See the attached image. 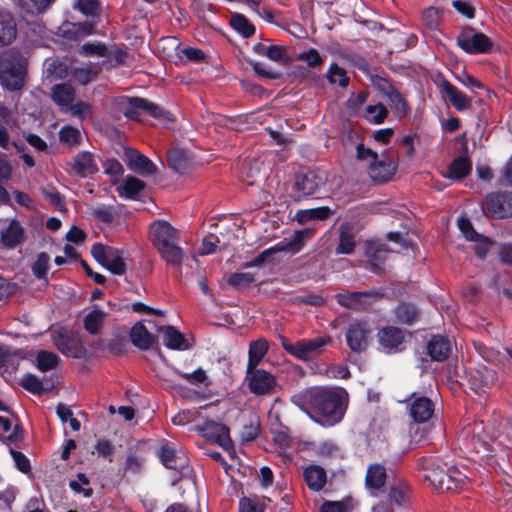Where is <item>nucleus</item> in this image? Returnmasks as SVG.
I'll use <instances>...</instances> for the list:
<instances>
[{
	"label": "nucleus",
	"mask_w": 512,
	"mask_h": 512,
	"mask_svg": "<svg viewBox=\"0 0 512 512\" xmlns=\"http://www.w3.org/2000/svg\"><path fill=\"white\" fill-rule=\"evenodd\" d=\"M130 340L134 346L146 350L156 342V337L147 329L143 321H139L130 330Z\"/></svg>",
	"instance_id": "c85d7f7f"
},
{
	"label": "nucleus",
	"mask_w": 512,
	"mask_h": 512,
	"mask_svg": "<svg viewBox=\"0 0 512 512\" xmlns=\"http://www.w3.org/2000/svg\"><path fill=\"white\" fill-rule=\"evenodd\" d=\"M297 60L305 62L311 68L320 66L323 63V58L320 56L319 52L314 48H311L298 54Z\"/></svg>",
	"instance_id": "13d9d810"
},
{
	"label": "nucleus",
	"mask_w": 512,
	"mask_h": 512,
	"mask_svg": "<svg viewBox=\"0 0 512 512\" xmlns=\"http://www.w3.org/2000/svg\"><path fill=\"white\" fill-rule=\"evenodd\" d=\"M364 118L374 124L382 123L388 115L386 107L382 104L368 105L364 110Z\"/></svg>",
	"instance_id": "8fccbe9b"
},
{
	"label": "nucleus",
	"mask_w": 512,
	"mask_h": 512,
	"mask_svg": "<svg viewBox=\"0 0 512 512\" xmlns=\"http://www.w3.org/2000/svg\"><path fill=\"white\" fill-rule=\"evenodd\" d=\"M395 315L400 323L411 325L419 319V311L411 303H401L395 308Z\"/></svg>",
	"instance_id": "79ce46f5"
},
{
	"label": "nucleus",
	"mask_w": 512,
	"mask_h": 512,
	"mask_svg": "<svg viewBox=\"0 0 512 512\" xmlns=\"http://www.w3.org/2000/svg\"><path fill=\"white\" fill-rule=\"evenodd\" d=\"M91 254L98 263L113 274L125 273L126 263L120 250L102 243H95L91 247Z\"/></svg>",
	"instance_id": "0eeeda50"
},
{
	"label": "nucleus",
	"mask_w": 512,
	"mask_h": 512,
	"mask_svg": "<svg viewBox=\"0 0 512 512\" xmlns=\"http://www.w3.org/2000/svg\"><path fill=\"white\" fill-rule=\"evenodd\" d=\"M439 88L449 98L456 110L463 111L470 107V99L447 80H442Z\"/></svg>",
	"instance_id": "7c9ffc66"
},
{
	"label": "nucleus",
	"mask_w": 512,
	"mask_h": 512,
	"mask_svg": "<svg viewBox=\"0 0 512 512\" xmlns=\"http://www.w3.org/2000/svg\"><path fill=\"white\" fill-rule=\"evenodd\" d=\"M50 257L46 253H40L32 266L33 274L37 278H43L46 275Z\"/></svg>",
	"instance_id": "bf43d9fd"
},
{
	"label": "nucleus",
	"mask_w": 512,
	"mask_h": 512,
	"mask_svg": "<svg viewBox=\"0 0 512 512\" xmlns=\"http://www.w3.org/2000/svg\"><path fill=\"white\" fill-rule=\"evenodd\" d=\"M178 230L162 220V259L168 265L180 267L186 259L183 249L176 243Z\"/></svg>",
	"instance_id": "423d86ee"
},
{
	"label": "nucleus",
	"mask_w": 512,
	"mask_h": 512,
	"mask_svg": "<svg viewBox=\"0 0 512 512\" xmlns=\"http://www.w3.org/2000/svg\"><path fill=\"white\" fill-rule=\"evenodd\" d=\"M324 183V177L313 171L298 175L293 186L294 196L297 198L310 196L318 191Z\"/></svg>",
	"instance_id": "6ab92c4d"
},
{
	"label": "nucleus",
	"mask_w": 512,
	"mask_h": 512,
	"mask_svg": "<svg viewBox=\"0 0 512 512\" xmlns=\"http://www.w3.org/2000/svg\"><path fill=\"white\" fill-rule=\"evenodd\" d=\"M369 175L374 181H387L395 172L396 166L392 161L376 160L368 166Z\"/></svg>",
	"instance_id": "e433bc0d"
},
{
	"label": "nucleus",
	"mask_w": 512,
	"mask_h": 512,
	"mask_svg": "<svg viewBox=\"0 0 512 512\" xmlns=\"http://www.w3.org/2000/svg\"><path fill=\"white\" fill-rule=\"evenodd\" d=\"M101 71L100 63H86L80 66H75L71 68L70 75L71 78L79 83L80 85H86L94 80H96L97 76Z\"/></svg>",
	"instance_id": "c756f323"
},
{
	"label": "nucleus",
	"mask_w": 512,
	"mask_h": 512,
	"mask_svg": "<svg viewBox=\"0 0 512 512\" xmlns=\"http://www.w3.org/2000/svg\"><path fill=\"white\" fill-rule=\"evenodd\" d=\"M55 0H15V4L26 13L38 15L48 10Z\"/></svg>",
	"instance_id": "a19ab883"
},
{
	"label": "nucleus",
	"mask_w": 512,
	"mask_h": 512,
	"mask_svg": "<svg viewBox=\"0 0 512 512\" xmlns=\"http://www.w3.org/2000/svg\"><path fill=\"white\" fill-rule=\"evenodd\" d=\"M458 228L468 241H480L482 239L481 234L477 233L469 219L461 217L458 219Z\"/></svg>",
	"instance_id": "6e6d98bb"
},
{
	"label": "nucleus",
	"mask_w": 512,
	"mask_h": 512,
	"mask_svg": "<svg viewBox=\"0 0 512 512\" xmlns=\"http://www.w3.org/2000/svg\"><path fill=\"white\" fill-rule=\"evenodd\" d=\"M15 124L14 112L0 102V147L4 150H8L10 145V136L7 129Z\"/></svg>",
	"instance_id": "2f4dec72"
},
{
	"label": "nucleus",
	"mask_w": 512,
	"mask_h": 512,
	"mask_svg": "<svg viewBox=\"0 0 512 512\" xmlns=\"http://www.w3.org/2000/svg\"><path fill=\"white\" fill-rule=\"evenodd\" d=\"M167 159L170 167L177 172H182L188 165L187 152L182 149H173L169 151Z\"/></svg>",
	"instance_id": "de8ad7c7"
},
{
	"label": "nucleus",
	"mask_w": 512,
	"mask_h": 512,
	"mask_svg": "<svg viewBox=\"0 0 512 512\" xmlns=\"http://www.w3.org/2000/svg\"><path fill=\"white\" fill-rule=\"evenodd\" d=\"M304 479L310 490L320 491L327 481L326 471L321 466L310 465L304 470Z\"/></svg>",
	"instance_id": "f704fd0d"
},
{
	"label": "nucleus",
	"mask_w": 512,
	"mask_h": 512,
	"mask_svg": "<svg viewBox=\"0 0 512 512\" xmlns=\"http://www.w3.org/2000/svg\"><path fill=\"white\" fill-rule=\"evenodd\" d=\"M379 297V293L372 290L347 291L337 296L339 304L354 310H364Z\"/></svg>",
	"instance_id": "a211bd4d"
},
{
	"label": "nucleus",
	"mask_w": 512,
	"mask_h": 512,
	"mask_svg": "<svg viewBox=\"0 0 512 512\" xmlns=\"http://www.w3.org/2000/svg\"><path fill=\"white\" fill-rule=\"evenodd\" d=\"M17 36V24L13 14L0 7V47L9 46Z\"/></svg>",
	"instance_id": "393cba45"
},
{
	"label": "nucleus",
	"mask_w": 512,
	"mask_h": 512,
	"mask_svg": "<svg viewBox=\"0 0 512 512\" xmlns=\"http://www.w3.org/2000/svg\"><path fill=\"white\" fill-rule=\"evenodd\" d=\"M456 43L468 54H484L492 48L490 39L471 27H467L460 32L456 38Z\"/></svg>",
	"instance_id": "9d476101"
},
{
	"label": "nucleus",
	"mask_w": 512,
	"mask_h": 512,
	"mask_svg": "<svg viewBox=\"0 0 512 512\" xmlns=\"http://www.w3.org/2000/svg\"><path fill=\"white\" fill-rule=\"evenodd\" d=\"M70 487L74 492L83 494L86 498L92 496L93 490L89 486L88 478L83 473H78L77 480L70 481Z\"/></svg>",
	"instance_id": "5fc2aeb1"
},
{
	"label": "nucleus",
	"mask_w": 512,
	"mask_h": 512,
	"mask_svg": "<svg viewBox=\"0 0 512 512\" xmlns=\"http://www.w3.org/2000/svg\"><path fill=\"white\" fill-rule=\"evenodd\" d=\"M450 340L442 335H434L427 343V353L433 361H444L451 353Z\"/></svg>",
	"instance_id": "bb28decb"
},
{
	"label": "nucleus",
	"mask_w": 512,
	"mask_h": 512,
	"mask_svg": "<svg viewBox=\"0 0 512 512\" xmlns=\"http://www.w3.org/2000/svg\"><path fill=\"white\" fill-rule=\"evenodd\" d=\"M380 350L386 354H395L403 350L404 332L395 326H385L377 333Z\"/></svg>",
	"instance_id": "4468645a"
},
{
	"label": "nucleus",
	"mask_w": 512,
	"mask_h": 512,
	"mask_svg": "<svg viewBox=\"0 0 512 512\" xmlns=\"http://www.w3.org/2000/svg\"><path fill=\"white\" fill-rule=\"evenodd\" d=\"M27 79V61L17 55L0 59V85L10 92L20 91Z\"/></svg>",
	"instance_id": "7ed1b4c3"
},
{
	"label": "nucleus",
	"mask_w": 512,
	"mask_h": 512,
	"mask_svg": "<svg viewBox=\"0 0 512 512\" xmlns=\"http://www.w3.org/2000/svg\"><path fill=\"white\" fill-rule=\"evenodd\" d=\"M346 400L347 393L341 388L311 387L291 396L295 406L323 426H333L342 420Z\"/></svg>",
	"instance_id": "f257e3e1"
},
{
	"label": "nucleus",
	"mask_w": 512,
	"mask_h": 512,
	"mask_svg": "<svg viewBox=\"0 0 512 512\" xmlns=\"http://www.w3.org/2000/svg\"><path fill=\"white\" fill-rule=\"evenodd\" d=\"M268 342L265 339H258L252 341L249 345V358L247 363V369L251 370L256 368L262 361L268 351Z\"/></svg>",
	"instance_id": "58836bf2"
},
{
	"label": "nucleus",
	"mask_w": 512,
	"mask_h": 512,
	"mask_svg": "<svg viewBox=\"0 0 512 512\" xmlns=\"http://www.w3.org/2000/svg\"><path fill=\"white\" fill-rule=\"evenodd\" d=\"M472 433V442L476 452L478 453L482 451L494 453L497 452L498 448L501 446V443L496 441V437L494 435H487L485 433L482 423L474 424Z\"/></svg>",
	"instance_id": "b1692460"
},
{
	"label": "nucleus",
	"mask_w": 512,
	"mask_h": 512,
	"mask_svg": "<svg viewBox=\"0 0 512 512\" xmlns=\"http://www.w3.org/2000/svg\"><path fill=\"white\" fill-rule=\"evenodd\" d=\"M121 105L125 117L132 120H141V117L144 115H150L156 118L160 113L156 105H152L138 97L124 98Z\"/></svg>",
	"instance_id": "dca6fc26"
},
{
	"label": "nucleus",
	"mask_w": 512,
	"mask_h": 512,
	"mask_svg": "<svg viewBox=\"0 0 512 512\" xmlns=\"http://www.w3.org/2000/svg\"><path fill=\"white\" fill-rule=\"evenodd\" d=\"M327 79L331 84H338L340 87H346L349 84V77L346 71L337 64H332L327 71Z\"/></svg>",
	"instance_id": "864d4df0"
},
{
	"label": "nucleus",
	"mask_w": 512,
	"mask_h": 512,
	"mask_svg": "<svg viewBox=\"0 0 512 512\" xmlns=\"http://www.w3.org/2000/svg\"><path fill=\"white\" fill-rule=\"evenodd\" d=\"M421 468L424 478L438 492L456 491L468 483V478L457 467L449 466L439 459L423 458Z\"/></svg>",
	"instance_id": "f03ea898"
},
{
	"label": "nucleus",
	"mask_w": 512,
	"mask_h": 512,
	"mask_svg": "<svg viewBox=\"0 0 512 512\" xmlns=\"http://www.w3.org/2000/svg\"><path fill=\"white\" fill-rule=\"evenodd\" d=\"M123 160L127 167L138 174H152L156 171L155 165L139 151L132 148H125Z\"/></svg>",
	"instance_id": "4be33fe9"
},
{
	"label": "nucleus",
	"mask_w": 512,
	"mask_h": 512,
	"mask_svg": "<svg viewBox=\"0 0 512 512\" xmlns=\"http://www.w3.org/2000/svg\"><path fill=\"white\" fill-rule=\"evenodd\" d=\"M472 170V162L467 155H460L456 157L442 172L445 178L451 180H461L465 178Z\"/></svg>",
	"instance_id": "cd10ccee"
},
{
	"label": "nucleus",
	"mask_w": 512,
	"mask_h": 512,
	"mask_svg": "<svg viewBox=\"0 0 512 512\" xmlns=\"http://www.w3.org/2000/svg\"><path fill=\"white\" fill-rule=\"evenodd\" d=\"M126 54L119 48L114 49H108L107 48V55L104 56L105 60L103 61V64L107 65L108 67L116 66L119 64H122L125 60Z\"/></svg>",
	"instance_id": "680f3d73"
},
{
	"label": "nucleus",
	"mask_w": 512,
	"mask_h": 512,
	"mask_svg": "<svg viewBox=\"0 0 512 512\" xmlns=\"http://www.w3.org/2000/svg\"><path fill=\"white\" fill-rule=\"evenodd\" d=\"M103 169L105 174L110 175L115 179L121 176L124 172L122 164L116 159H107L103 164ZM115 182L116 180H113V183Z\"/></svg>",
	"instance_id": "338daca9"
},
{
	"label": "nucleus",
	"mask_w": 512,
	"mask_h": 512,
	"mask_svg": "<svg viewBox=\"0 0 512 512\" xmlns=\"http://www.w3.org/2000/svg\"><path fill=\"white\" fill-rule=\"evenodd\" d=\"M386 468L378 463L371 464L367 468L365 476V486L369 490H379L386 482Z\"/></svg>",
	"instance_id": "72a5a7b5"
},
{
	"label": "nucleus",
	"mask_w": 512,
	"mask_h": 512,
	"mask_svg": "<svg viewBox=\"0 0 512 512\" xmlns=\"http://www.w3.org/2000/svg\"><path fill=\"white\" fill-rule=\"evenodd\" d=\"M106 314L99 309L89 312L84 318V328L92 335H97L104 323Z\"/></svg>",
	"instance_id": "37998d69"
},
{
	"label": "nucleus",
	"mask_w": 512,
	"mask_h": 512,
	"mask_svg": "<svg viewBox=\"0 0 512 512\" xmlns=\"http://www.w3.org/2000/svg\"><path fill=\"white\" fill-rule=\"evenodd\" d=\"M389 105L395 111V113L401 117L406 114L407 108L404 100L400 94L396 91H391L388 94Z\"/></svg>",
	"instance_id": "052dcab7"
},
{
	"label": "nucleus",
	"mask_w": 512,
	"mask_h": 512,
	"mask_svg": "<svg viewBox=\"0 0 512 512\" xmlns=\"http://www.w3.org/2000/svg\"><path fill=\"white\" fill-rule=\"evenodd\" d=\"M162 342L171 350L185 351L192 348L195 344V339L190 334H183L174 326H162Z\"/></svg>",
	"instance_id": "f3484780"
},
{
	"label": "nucleus",
	"mask_w": 512,
	"mask_h": 512,
	"mask_svg": "<svg viewBox=\"0 0 512 512\" xmlns=\"http://www.w3.org/2000/svg\"><path fill=\"white\" fill-rule=\"evenodd\" d=\"M59 357L54 352L47 350H41L36 356V367L42 371L47 372L57 367L59 363Z\"/></svg>",
	"instance_id": "a18cd8bd"
},
{
	"label": "nucleus",
	"mask_w": 512,
	"mask_h": 512,
	"mask_svg": "<svg viewBox=\"0 0 512 512\" xmlns=\"http://www.w3.org/2000/svg\"><path fill=\"white\" fill-rule=\"evenodd\" d=\"M59 139L65 145L76 147L80 145L82 141V134L79 129L66 125L60 129Z\"/></svg>",
	"instance_id": "49530a36"
},
{
	"label": "nucleus",
	"mask_w": 512,
	"mask_h": 512,
	"mask_svg": "<svg viewBox=\"0 0 512 512\" xmlns=\"http://www.w3.org/2000/svg\"><path fill=\"white\" fill-rule=\"evenodd\" d=\"M344 335L351 352L361 354L369 347L372 328L367 322L357 320L347 326Z\"/></svg>",
	"instance_id": "6e6552de"
},
{
	"label": "nucleus",
	"mask_w": 512,
	"mask_h": 512,
	"mask_svg": "<svg viewBox=\"0 0 512 512\" xmlns=\"http://www.w3.org/2000/svg\"><path fill=\"white\" fill-rule=\"evenodd\" d=\"M368 263L367 268L375 274L384 272L388 260L389 250L385 244L369 242L365 252Z\"/></svg>",
	"instance_id": "aec40b11"
},
{
	"label": "nucleus",
	"mask_w": 512,
	"mask_h": 512,
	"mask_svg": "<svg viewBox=\"0 0 512 512\" xmlns=\"http://www.w3.org/2000/svg\"><path fill=\"white\" fill-rule=\"evenodd\" d=\"M201 430L206 438L217 443L222 448L228 450L233 446L229 435V429L226 425L212 420H207L203 423Z\"/></svg>",
	"instance_id": "412c9836"
},
{
	"label": "nucleus",
	"mask_w": 512,
	"mask_h": 512,
	"mask_svg": "<svg viewBox=\"0 0 512 512\" xmlns=\"http://www.w3.org/2000/svg\"><path fill=\"white\" fill-rule=\"evenodd\" d=\"M496 380L495 372L484 366L469 367L467 371V381L471 390L476 394H483L490 389Z\"/></svg>",
	"instance_id": "ddd939ff"
},
{
	"label": "nucleus",
	"mask_w": 512,
	"mask_h": 512,
	"mask_svg": "<svg viewBox=\"0 0 512 512\" xmlns=\"http://www.w3.org/2000/svg\"><path fill=\"white\" fill-rule=\"evenodd\" d=\"M162 464L165 466V477L172 486L176 485L190 471L187 460L179 455L169 442L162 441Z\"/></svg>",
	"instance_id": "39448f33"
},
{
	"label": "nucleus",
	"mask_w": 512,
	"mask_h": 512,
	"mask_svg": "<svg viewBox=\"0 0 512 512\" xmlns=\"http://www.w3.org/2000/svg\"><path fill=\"white\" fill-rule=\"evenodd\" d=\"M75 89L68 83L54 85L51 89L52 100L60 107L69 108L75 100Z\"/></svg>",
	"instance_id": "c9c22d12"
},
{
	"label": "nucleus",
	"mask_w": 512,
	"mask_h": 512,
	"mask_svg": "<svg viewBox=\"0 0 512 512\" xmlns=\"http://www.w3.org/2000/svg\"><path fill=\"white\" fill-rule=\"evenodd\" d=\"M246 379L250 391L256 395L270 394L276 386L275 377L263 369H257V367L251 370L247 369Z\"/></svg>",
	"instance_id": "2eb2a0df"
},
{
	"label": "nucleus",
	"mask_w": 512,
	"mask_h": 512,
	"mask_svg": "<svg viewBox=\"0 0 512 512\" xmlns=\"http://www.w3.org/2000/svg\"><path fill=\"white\" fill-rule=\"evenodd\" d=\"M314 234H315V230L312 228H306L304 230L296 231L293 240H291L285 244L278 243L275 246L264 250L255 259H253L250 263L246 264V266H259L265 262L267 257H269L270 255H272L275 252L297 253L303 247L304 241L306 239L311 238Z\"/></svg>",
	"instance_id": "1a4fd4ad"
},
{
	"label": "nucleus",
	"mask_w": 512,
	"mask_h": 512,
	"mask_svg": "<svg viewBox=\"0 0 512 512\" xmlns=\"http://www.w3.org/2000/svg\"><path fill=\"white\" fill-rule=\"evenodd\" d=\"M145 188V183L134 177L127 176L123 183L118 185L116 191L121 198L136 199Z\"/></svg>",
	"instance_id": "4c0bfd02"
},
{
	"label": "nucleus",
	"mask_w": 512,
	"mask_h": 512,
	"mask_svg": "<svg viewBox=\"0 0 512 512\" xmlns=\"http://www.w3.org/2000/svg\"><path fill=\"white\" fill-rule=\"evenodd\" d=\"M484 213L496 219L512 216V192L490 193L482 204Z\"/></svg>",
	"instance_id": "9b49d317"
},
{
	"label": "nucleus",
	"mask_w": 512,
	"mask_h": 512,
	"mask_svg": "<svg viewBox=\"0 0 512 512\" xmlns=\"http://www.w3.org/2000/svg\"><path fill=\"white\" fill-rule=\"evenodd\" d=\"M332 214V211L328 207H318L306 210H299L296 217L299 222H305L307 220H325Z\"/></svg>",
	"instance_id": "09e8293b"
},
{
	"label": "nucleus",
	"mask_w": 512,
	"mask_h": 512,
	"mask_svg": "<svg viewBox=\"0 0 512 512\" xmlns=\"http://www.w3.org/2000/svg\"><path fill=\"white\" fill-rule=\"evenodd\" d=\"M435 405L433 401L426 396L414 397L410 404L409 413L416 423H425L431 419L434 414Z\"/></svg>",
	"instance_id": "5701e85b"
},
{
	"label": "nucleus",
	"mask_w": 512,
	"mask_h": 512,
	"mask_svg": "<svg viewBox=\"0 0 512 512\" xmlns=\"http://www.w3.org/2000/svg\"><path fill=\"white\" fill-rule=\"evenodd\" d=\"M254 51L258 55L267 57L275 62H282L285 60V50L281 46L257 44L254 46Z\"/></svg>",
	"instance_id": "c03bdc74"
},
{
	"label": "nucleus",
	"mask_w": 512,
	"mask_h": 512,
	"mask_svg": "<svg viewBox=\"0 0 512 512\" xmlns=\"http://www.w3.org/2000/svg\"><path fill=\"white\" fill-rule=\"evenodd\" d=\"M20 384L25 390L33 394H41L43 392V385L41 380L33 374L25 375L21 379Z\"/></svg>",
	"instance_id": "4d7b16f0"
},
{
	"label": "nucleus",
	"mask_w": 512,
	"mask_h": 512,
	"mask_svg": "<svg viewBox=\"0 0 512 512\" xmlns=\"http://www.w3.org/2000/svg\"><path fill=\"white\" fill-rule=\"evenodd\" d=\"M283 349L294 358L302 361H310L322 355L326 347L331 345L332 338L329 335L311 339H301L291 343L285 337H280Z\"/></svg>",
	"instance_id": "20e7f679"
},
{
	"label": "nucleus",
	"mask_w": 512,
	"mask_h": 512,
	"mask_svg": "<svg viewBox=\"0 0 512 512\" xmlns=\"http://www.w3.org/2000/svg\"><path fill=\"white\" fill-rule=\"evenodd\" d=\"M24 229L16 220H12L6 228L1 231V242L7 248H14L24 241Z\"/></svg>",
	"instance_id": "473e14b6"
},
{
	"label": "nucleus",
	"mask_w": 512,
	"mask_h": 512,
	"mask_svg": "<svg viewBox=\"0 0 512 512\" xmlns=\"http://www.w3.org/2000/svg\"><path fill=\"white\" fill-rule=\"evenodd\" d=\"M339 244L336 248V254H351L356 246L354 234L349 224L343 223L339 227Z\"/></svg>",
	"instance_id": "ea45409f"
},
{
	"label": "nucleus",
	"mask_w": 512,
	"mask_h": 512,
	"mask_svg": "<svg viewBox=\"0 0 512 512\" xmlns=\"http://www.w3.org/2000/svg\"><path fill=\"white\" fill-rule=\"evenodd\" d=\"M78 53L84 57H102L107 55V47L101 42H87L83 44Z\"/></svg>",
	"instance_id": "603ef678"
},
{
	"label": "nucleus",
	"mask_w": 512,
	"mask_h": 512,
	"mask_svg": "<svg viewBox=\"0 0 512 512\" xmlns=\"http://www.w3.org/2000/svg\"><path fill=\"white\" fill-rule=\"evenodd\" d=\"M71 169L80 176L86 177L98 171L95 156L89 151H80L71 162Z\"/></svg>",
	"instance_id": "a878e982"
},
{
	"label": "nucleus",
	"mask_w": 512,
	"mask_h": 512,
	"mask_svg": "<svg viewBox=\"0 0 512 512\" xmlns=\"http://www.w3.org/2000/svg\"><path fill=\"white\" fill-rule=\"evenodd\" d=\"M76 8L87 16L98 13L99 5L96 0H77Z\"/></svg>",
	"instance_id": "774afa93"
},
{
	"label": "nucleus",
	"mask_w": 512,
	"mask_h": 512,
	"mask_svg": "<svg viewBox=\"0 0 512 512\" xmlns=\"http://www.w3.org/2000/svg\"><path fill=\"white\" fill-rule=\"evenodd\" d=\"M52 341L57 349L64 355L80 358L85 354L81 338L77 334L68 333L64 328L52 332Z\"/></svg>",
	"instance_id": "f8f14e48"
},
{
	"label": "nucleus",
	"mask_w": 512,
	"mask_h": 512,
	"mask_svg": "<svg viewBox=\"0 0 512 512\" xmlns=\"http://www.w3.org/2000/svg\"><path fill=\"white\" fill-rule=\"evenodd\" d=\"M92 214L97 220L106 224H110L114 220V212L112 207L105 205H99L93 208Z\"/></svg>",
	"instance_id": "e2e57ef3"
},
{
	"label": "nucleus",
	"mask_w": 512,
	"mask_h": 512,
	"mask_svg": "<svg viewBox=\"0 0 512 512\" xmlns=\"http://www.w3.org/2000/svg\"><path fill=\"white\" fill-rule=\"evenodd\" d=\"M71 114L80 119L92 116V106L89 103L83 101H77L69 106Z\"/></svg>",
	"instance_id": "0e129e2a"
},
{
	"label": "nucleus",
	"mask_w": 512,
	"mask_h": 512,
	"mask_svg": "<svg viewBox=\"0 0 512 512\" xmlns=\"http://www.w3.org/2000/svg\"><path fill=\"white\" fill-rule=\"evenodd\" d=\"M230 24L233 29L242 34L244 37H250L255 32L254 26L249 23V21L241 14H233L230 20Z\"/></svg>",
	"instance_id": "3c124183"
},
{
	"label": "nucleus",
	"mask_w": 512,
	"mask_h": 512,
	"mask_svg": "<svg viewBox=\"0 0 512 512\" xmlns=\"http://www.w3.org/2000/svg\"><path fill=\"white\" fill-rule=\"evenodd\" d=\"M264 504L252 498L243 497L239 501L240 512H264Z\"/></svg>",
	"instance_id": "69168bd1"
}]
</instances>
